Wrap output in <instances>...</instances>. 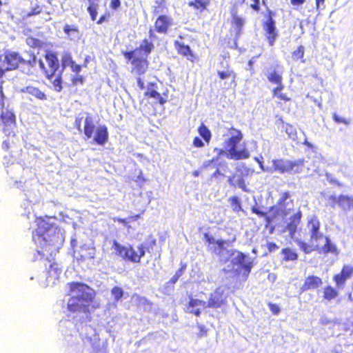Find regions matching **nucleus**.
Here are the masks:
<instances>
[{
  "instance_id": "nucleus-14",
  "label": "nucleus",
  "mask_w": 353,
  "mask_h": 353,
  "mask_svg": "<svg viewBox=\"0 0 353 353\" xmlns=\"http://www.w3.org/2000/svg\"><path fill=\"white\" fill-rule=\"evenodd\" d=\"M172 25V19L166 15H161L155 22V30L159 33L165 34L167 32L169 27Z\"/></svg>"
},
{
  "instance_id": "nucleus-43",
  "label": "nucleus",
  "mask_w": 353,
  "mask_h": 353,
  "mask_svg": "<svg viewBox=\"0 0 353 353\" xmlns=\"http://www.w3.org/2000/svg\"><path fill=\"white\" fill-rule=\"evenodd\" d=\"M179 52L184 56H188L190 55L192 57L191 54V50L190 48L188 46H185L184 44H179Z\"/></svg>"
},
{
  "instance_id": "nucleus-24",
  "label": "nucleus",
  "mask_w": 353,
  "mask_h": 353,
  "mask_svg": "<svg viewBox=\"0 0 353 353\" xmlns=\"http://www.w3.org/2000/svg\"><path fill=\"white\" fill-rule=\"evenodd\" d=\"M338 205L345 211L350 210L351 208H353V198L345 195H341L339 196Z\"/></svg>"
},
{
  "instance_id": "nucleus-27",
  "label": "nucleus",
  "mask_w": 353,
  "mask_h": 353,
  "mask_svg": "<svg viewBox=\"0 0 353 353\" xmlns=\"http://www.w3.org/2000/svg\"><path fill=\"white\" fill-rule=\"evenodd\" d=\"M154 48L153 44L151 42H149L147 39H144L140 47L137 48L136 50H141V56H144L147 58L148 54L151 52L152 48Z\"/></svg>"
},
{
  "instance_id": "nucleus-16",
  "label": "nucleus",
  "mask_w": 353,
  "mask_h": 353,
  "mask_svg": "<svg viewBox=\"0 0 353 353\" xmlns=\"http://www.w3.org/2000/svg\"><path fill=\"white\" fill-rule=\"evenodd\" d=\"M321 284L322 280L321 278L316 276H310L305 279L301 290L302 291L314 290L318 288Z\"/></svg>"
},
{
  "instance_id": "nucleus-28",
  "label": "nucleus",
  "mask_w": 353,
  "mask_h": 353,
  "mask_svg": "<svg viewBox=\"0 0 353 353\" xmlns=\"http://www.w3.org/2000/svg\"><path fill=\"white\" fill-rule=\"evenodd\" d=\"M299 245L300 248L306 254H309L313 250H318V248H319V244L318 242L310 241V244H307L306 243L300 241L299 243Z\"/></svg>"
},
{
  "instance_id": "nucleus-9",
  "label": "nucleus",
  "mask_w": 353,
  "mask_h": 353,
  "mask_svg": "<svg viewBox=\"0 0 353 353\" xmlns=\"http://www.w3.org/2000/svg\"><path fill=\"white\" fill-rule=\"evenodd\" d=\"M46 61L48 68L46 69L43 61L39 60V64L40 68L45 71L48 79L52 78L59 71V60L54 53L48 52L46 55Z\"/></svg>"
},
{
  "instance_id": "nucleus-40",
  "label": "nucleus",
  "mask_w": 353,
  "mask_h": 353,
  "mask_svg": "<svg viewBox=\"0 0 353 353\" xmlns=\"http://www.w3.org/2000/svg\"><path fill=\"white\" fill-rule=\"evenodd\" d=\"M211 0H194V2H190V5L194 6V8L199 9H205L206 6L210 3Z\"/></svg>"
},
{
  "instance_id": "nucleus-8",
  "label": "nucleus",
  "mask_w": 353,
  "mask_h": 353,
  "mask_svg": "<svg viewBox=\"0 0 353 353\" xmlns=\"http://www.w3.org/2000/svg\"><path fill=\"white\" fill-rule=\"evenodd\" d=\"M75 126L79 132H83L88 139L92 137L95 125L90 114L88 112L79 114L76 117Z\"/></svg>"
},
{
  "instance_id": "nucleus-22",
  "label": "nucleus",
  "mask_w": 353,
  "mask_h": 353,
  "mask_svg": "<svg viewBox=\"0 0 353 353\" xmlns=\"http://www.w3.org/2000/svg\"><path fill=\"white\" fill-rule=\"evenodd\" d=\"M232 28L234 29L236 36H239L241 32V29L245 24L243 18L239 17L236 12H232Z\"/></svg>"
},
{
  "instance_id": "nucleus-19",
  "label": "nucleus",
  "mask_w": 353,
  "mask_h": 353,
  "mask_svg": "<svg viewBox=\"0 0 353 353\" xmlns=\"http://www.w3.org/2000/svg\"><path fill=\"white\" fill-rule=\"evenodd\" d=\"M265 30L268 34V39L270 46H273L276 39L277 33L276 32L275 22L270 18L265 23Z\"/></svg>"
},
{
  "instance_id": "nucleus-10",
  "label": "nucleus",
  "mask_w": 353,
  "mask_h": 353,
  "mask_svg": "<svg viewBox=\"0 0 353 353\" xmlns=\"http://www.w3.org/2000/svg\"><path fill=\"white\" fill-rule=\"evenodd\" d=\"M320 222L316 217L312 218L307 224V229L310 234V241L312 242H319L324 236L319 231Z\"/></svg>"
},
{
  "instance_id": "nucleus-45",
  "label": "nucleus",
  "mask_w": 353,
  "mask_h": 353,
  "mask_svg": "<svg viewBox=\"0 0 353 353\" xmlns=\"http://www.w3.org/2000/svg\"><path fill=\"white\" fill-rule=\"evenodd\" d=\"M218 74L221 79H225L230 77H232L233 79H235V74L232 70L219 71Z\"/></svg>"
},
{
  "instance_id": "nucleus-58",
  "label": "nucleus",
  "mask_w": 353,
  "mask_h": 353,
  "mask_svg": "<svg viewBox=\"0 0 353 353\" xmlns=\"http://www.w3.org/2000/svg\"><path fill=\"white\" fill-rule=\"evenodd\" d=\"M252 212L256 214H258L260 216H264L265 215V213L261 211L258 208L253 207L252 208Z\"/></svg>"
},
{
  "instance_id": "nucleus-12",
  "label": "nucleus",
  "mask_w": 353,
  "mask_h": 353,
  "mask_svg": "<svg viewBox=\"0 0 353 353\" xmlns=\"http://www.w3.org/2000/svg\"><path fill=\"white\" fill-rule=\"evenodd\" d=\"M353 275V267L350 265H345L341 272L334 276V280L338 288H343L347 279Z\"/></svg>"
},
{
  "instance_id": "nucleus-41",
  "label": "nucleus",
  "mask_w": 353,
  "mask_h": 353,
  "mask_svg": "<svg viewBox=\"0 0 353 353\" xmlns=\"http://www.w3.org/2000/svg\"><path fill=\"white\" fill-rule=\"evenodd\" d=\"M26 43L32 48H41L43 42L38 39L28 37L26 39Z\"/></svg>"
},
{
  "instance_id": "nucleus-44",
  "label": "nucleus",
  "mask_w": 353,
  "mask_h": 353,
  "mask_svg": "<svg viewBox=\"0 0 353 353\" xmlns=\"http://www.w3.org/2000/svg\"><path fill=\"white\" fill-rule=\"evenodd\" d=\"M304 55V47L303 46H300L297 50L294 51L292 53V58L294 60H298L301 58H303Z\"/></svg>"
},
{
  "instance_id": "nucleus-48",
  "label": "nucleus",
  "mask_w": 353,
  "mask_h": 353,
  "mask_svg": "<svg viewBox=\"0 0 353 353\" xmlns=\"http://www.w3.org/2000/svg\"><path fill=\"white\" fill-rule=\"evenodd\" d=\"M287 134H288L290 138L292 139H295L296 138V132L295 129L292 125H289L286 128L285 130Z\"/></svg>"
},
{
  "instance_id": "nucleus-29",
  "label": "nucleus",
  "mask_w": 353,
  "mask_h": 353,
  "mask_svg": "<svg viewBox=\"0 0 353 353\" xmlns=\"http://www.w3.org/2000/svg\"><path fill=\"white\" fill-rule=\"evenodd\" d=\"M78 330L79 331L80 334L85 337V339H88L89 340H91L92 336L95 335V330L92 329L91 327L88 326L87 325H85L83 326H81V328L78 327Z\"/></svg>"
},
{
  "instance_id": "nucleus-39",
  "label": "nucleus",
  "mask_w": 353,
  "mask_h": 353,
  "mask_svg": "<svg viewBox=\"0 0 353 353\" xmlns=\"http://www.w3.org/2000/svg\"><path fill=\"white\" fill-rule=\"evenodd\" d=\"M124 56L126 59L131 61V63H133V59H137L139 56H141V50H134L130 52H126L124 54Z\"/></svg>"
},
{
  "instance_id": "nucleus-64",
  "label": "nucleus",
  "mask_w": 353,
  "mask_h": 353,
  "mask_svg": "<svg viewBox=\"0 0 353 353\" xmlns=\"http://www.w3.org/2000/svg\"><path fill=\"white\" fill-rule=\"evenodd\" d=\"M137 85L141 90L145 88L144 82L140 77L137 78Z\"/></svg>"
},
{
  "instance_id": "nucleus-1",
  "label": "nucleus",
  "mask_w": 353,
  "mask_h": 353,
  "mask_svg": "<svg viewBox=\"0 0 353 353\" xmlns=\"http://www.w3.org/2000/svg\"><path fill=\"white\" fill-rule=\"evenodd\" d=\"M43 218L36 220L37 228L32 233V239L35 243H39L42 247L53 246L57 250L62 245L65 236L61 229L49 221Z\"/></svg>"
},
{
  "instance_id": "nucleus-13",
  "label": "nucleus",
  "mask_w": 353,
  "mask_h": 353,
  "mask_svg": "<svg viewBox=\"0 0 353 353\" xmlns=\"http://www.w3.org/2000/svg\"><path fill=\"white\" fill-rule=\"evenodd\" d=\"M318 244H319V248H318L319 253L339 254V250L336 245L333 243L328 237L323 236L322 239L318 242Z\"/></svg>"
},
{
  "instance_id": "nucleus-38",
  "label": "nucleus",
  "mask_w": 353,
  "mask_h": 353,
  "mask_svg": "<svg viewBox=\"0 0 353 353\" xmlns=\"http://www.w3.org/2000/svg\"><path fill=\"white\" fill-rule=\"evenodd\" d=\"M155 86L156 83H150L147 88L148 90L145 94L154 99H155L156 97H159V93L154 90Z\"/></svg>"
},
{
  "instance_id": "nucleus-36",
  "label": "nucleus",
  "mask_w": 353,
  "mask_h": 353,
  "mask_svg": "<svg viewBox=\"0 0 353 353\" xmlns=\"http://www.w3.org/2000/svg\"><path fill=\"white\" fill-rule=\"evenodd\" d=\"M73 62L74 61L70 54L68 52H65L61 57V65L63 68L61 70L63 71V70L67 66H70Z\"/></svg>"
},
{
  "instance_id": "nucleus-11",
  "label": "nucleus",
  "mask_w": 353,
  "mask_h": 353,
  "mask_svg": "<svg viewBox=\"0 0 353 353\" xmlns=\"http://www.w3.org/2000/svg\"><path fill=\"white\" fill-rule=\"evenodd\" d=\"M225 295L221 288L216 289L211 294L210 298L208 302L209 307H221L225 306Z\"/></svg>"
},
{
  "instance_id": "nucleus-25",
  "label": "nucleus",
  "mask_w": 353,
  "mask_h": 353,
  "mask_svg": "<svg viewBox=\"0 0 353 353\" xmlns=\"http://www.w3.org/2000/svg\"><path fill=\"white\" fill-rule=\"evenodd\" d=\"M61 268L57 263H50L49 267L48 268V274L49 275V277H51L54 280L59 278V276L61 273Z\"/></svg>"
},
{
  "instance_id": "nucleus-37",
  "label": "nucleus",
  "mask_w": 353,
  "mask_h": 353,
  "mask_svg": "<svg viewBox=\"0 0 353 353\" xmlns=\"http://www.w3.org/2000/svg\"><path fill=\"white\" fill-rule=\"evenodd\" d=\"M230 201L234 212H239L242 210L241 203L238 197L233 196L230 199Z\"/></svg>"
},
{
  "instance_id": "nucleus-3",
  "label": "nucleus",
  "mask_w": 353,
  "mask_h": 353,
  "mask_svg": "<svg viewBox=\"0 0 353 353\" xmlns=\"http://www.w3.org/2000/svg\"><path fill=\"white\" fill-rule=\"evenodd\" d=\"M223 136L228 137L224 141L226 151L225 152L221 149H215V151H217L219 154L225 153L228 159L234 160L244 159L250 157L249 152L245 148L240 150H237V145L243 139V134L241 131L231 128L228 129V133L224 134Z\"/></svg>"
},
{
  "instance_id": "nucleus-54",
  "label": "nucleus",
  "mask_w": 353,
  "mask_h": 353,
  "mask_svg": "<svg viewBox=\"0 0 353 353\" xmlns=\"http://www.w3.org/2000/svg\"><path fill=\"white\" fill-rule=\"evenodd\" d=\"M193 143H194V146L199 147V148L203 147L204 145L203 141L199 137L194 138Z\"/></svg>"
},
{
  "instance_id": "nucleus-31",
  "label": "nucleus",
  "mask_w": 353,
  "mask_h": 353,
  "mask_svg": "<svg viewBox=\"0 0 353 353\" xmlns=\"http://www.w3.org/2000/svg\"><path fill=\"white\" fill-rule=\"evenodd\" d=\"M128 256L125 257L124 260L128 261L132 263H139V259L138 256V253L134 250V248L130 245H128Z\"/></svg>"
},
{
  "instance_id": "nucleus-34",
  "label": "nucleus",
  "mask_w": 353,
  "mask_h": 353,
  "mask_svg": "<svg viewBox=\"0 0 353 353\" xmlns=\"http://www.w3.org/2000/svg\"><path fill=\"white\" fill-rule=\"evenodd\" d=\"M199 132L205 141H210L211 138V132L204 124H201V125L199 127Z\"/></svg>"
},
{
  "instance_id": "nucleus-35",
  "label": "nucleus",
  "mask_w": 353,
  "mask_h": 353,
  "mask_svg": "<svg viewBox=\"0 0 353 353\" xmlns=\"http://www.w3.org/2000/svg\"><path fill=\"white\" fill-rule=\"evenodd\" d=\"M337 295V291L332 287L328 286L324 289V297L327 300L333 299L336 297Z\"/></svg>"
},
{
  "instance_id": "nucleus-33",
  "label": "nucleus",
  "mask_w": 353,
  "mask_h": 353,
  "mask_svg": "<svg viewBox=\"0 0 353 353\" xmlns=\"http://www.w3.org/2000/svg\"><path fill=\"white\" fill-rule=\"evenodd\" d=\"M90 6L88 8V11L91 17L92 21H95L97 15L98 4L95 3L93 0H88Z\"/></svg>"
},
{
  "instance_id": "nucleus-21",
  "label": "nucleus",
  "mask_w": 353,
  "mask_h": 353,
  "mask_svg": "<svg viewBox=\"0 0 353 353\" xmlns=\"http://www.w3.org/2000/svg\"><path fill=\"white\" fill-rule=\"evenodd\" d=\"M63 31L66 34L68 39L71 41H77L80 39L79 31L74 25H65Z\"/></svg>"
},
{
  "instance_id": "nucleus-18",
  "label": "nucleus",
  "mask_w": 353,
  "mask_h": 353,
  "mask_svg": "<svg viewBox=\"0 0 353 353\" xmlns=\"http://www.w3.org/2000/svg\"><path fill=\"white\" fill-rule=\"evenodd\" d=\"M108 139V128L105 125H99L96 130V134L94 137V141L101 145H104Z\"/></svg>"
},
{
  "instance_id": "nucleus-53",
  "label": "nucleus",
  "mask_w": 353,
  "mask_h": 353,
  "mask_svg": "<svg viewBox=\"0 0 353 353\" xmlns=\"http://www.w3.org/2000/svg\"><path fill=\"white\" fill-rule=\"evenodd\" d=\"M121 6L120 0H111V8L112 9H117Z\"/></svg>"
},
{
  "instance_id": "nucleus-60",
  "label": "nucleus",
  "mask_w": 353,
  "mask_h": 353,
  "mask_svg": "<svg viewBox=\"0 0 353 353\" xmlns=\"http://www.w3.org/2000/svg\"><path fill=\"white\" fill-rule=\"evenodd\" d=\"M173 289H170V285L168 284V281L165 283L163 287V292L165 294H169Z\"/></svg>"
},
{
  "instance_id": "nucleus-62",
  "label": "nucleus",
  "mask_w": 353,
  "mask_h": 353,
  "mask_svg": "<svg viewBox=\"0 0 353 353\" xmlns=\"http://www.w3.org/2000/svg\"><path fill=\"white\" fill-rule=\"evenodd\" d=\"M278 98H279L281 100L283 101H288L289 99L286 97L285 94L281 93V91L277 93V95H276Z\"/></svg>"
},
{
  "instance_id": "nucleus-7",
  "label": "nucleus",
  "mask_w": 353,
  "mask_h": 353,
  "mask_svg": "<svg viewBox=\"0 0 353 353\" xmlns=\"http://www.w3.org/2000/svg\"><path fill=\"white\" fill-rule=\"evenodd\" d=\"M30 59L26 60L19 57L18 53L10 52L5 55L4 60L0 67V75H3L6 70H11L17 68L20 62H27L30 65L33 66L36 63V57L34 54L29 55Z\"/></svg>"
},
{
  "instance_id": "nucleus-49",
  "label": "nucleus",
  "mask_w": 353,
  "mask_h": 353,
  "mask_svg": "<svg viewBox=\"0 0 353 353\" xmlns=\"http://www.w3.org/2000/svg\"><path fill=\"white\" fill-rule=\"evenodd\" d=\"M197 327L199 329V332L198 333L199 337L201 338L207 336L208 329L203 325L198 323Z\"/></svg>"
},
{
  "instance_id": "nucleus-32",
  "label": "nucleus",
  "mask_w": 353,
  "mask_h": 353,
  "mask_svg": "<svg viewBox=\"0 0 353 353\" xmlns=\"http://www.w3.org/2000/svg\"><path fill=\"white\" fill-rule=\"evenodd\" d=\"M281 253L285 261H295L298 258L297 254L290 248L283 249Z\"/></svg>"
},
{
  "instance_id": "nucleus-47",
  "label": "nucleus",
  "mask_w": 353,
  "mask_h": 353,
  "mask_svg": "<svg viewBox=\"0 0 353 353\" xmlns=\"http://www.w3.org/2000/svg\"><path fill=\"white\" fill-rule=\"evenodd\" d=\"M338 199L339 197H336L334 195H328L327 200V205L331 206L332 208H334L336 204H338Z\"/></svg>"
},
{
  "instance_id": "nucleus-15",
  "label": "nucleus",
  "mask_w": 353,
  "mask_h": 353,
  "mask_svg": "<svg viewBox=\"0 0 353 353\" xmlns=\"http://www.w3.org/2000/svg\"><path fill=\"white\" fill-rule=\"evenodd\" d=\"M144 56H139L137 59H133L132 72L140 75L146 71L148 68V61Z\"/></svg>"
},
{
  "instance_id": "nucleus-63",
  "label": "nucleus",
  "mask_w": 353,
  "mask_h": 353,
  "mask_svg": "<svg viewBox=\"0 0 353 353\" xmlns=\"http://www.w3.org/2000/svg\"><path fill=\"white\" fill-rule=\"evenodd\" d=\"M325 176H326L327 180L329 181L330 183H336V180L333 179L330 174L326 173Z\"/></svg>"
},
{
  "instance_id": "nucleus-59",
  "label": "nucleus",
  "mask_w": 353,
  "mask_h": 353,
  "mask_svg": "<svg viewBox=\"0 0 353 353\" xmlns=\"http://www.w3.org/2000/svg\"><path fill=\"white\" fill-rule=\"evenodd\" d=\"M293 6H301L305 2V0H290Z\"/></svg>"
},
{
  "instance_id": "nucleus-2",
  "label": "nucleus",
  "mask_w": 353,
  "mask_h": 353,
  "mask_svg": "<svg viewBox=\"0 0 353 353\" xmlns=\"http://www.w3.org/2000/svg\"><path fill=\"white\" fill-rule=\"evenodd\" d=\"M68 309H86L95 296V292L88 285L81 283H69Z\"/></svg>"
},
{
  "instance_id": "nucleus-56",
  "label": "nucleus",
  "mask_w": 353,
  "mask_h": 353,
  "mask_svg": "<svg viewBox=\"0 0 353 353\" xmlns=\"http://www.w3.org/2000/svg\"><path fill=\"white\" fill-rule=\"evenodd\" d=\"M278 213L281 214L282 215H286L288 214L283 204H282V203L279 204V208H278Z\"/></svg>"
},
{
  "instance_id": "nucleus-61",
  "label": "nucleus",
  "mask_w": 353,
  "mask_h": 353,
  "mask_svg": "<svg viewBox=\"0 0 353 353\" xmlns=\"http://www.w3.org/2000/svg\"><path fill=\"white\" fill-rule=\"evenodd\" d=\"M41 12V9L39 6H37L36 8H32V12L28 14L29 16L32 14H37Z\"/></svg>"
},
{
  "instance_id": "nucleus-55",
  "label": "nucleus",
  "mask_w": 353,
  "mask_h": 353,
  "mask_svg": "<svg viewBox=\"0 0 353 353\" xmlns=\"http://www.w3.org/2000/svg\"><path fill=\"white\" fill-rule=\"evenodd\" d=\"M268 248L270 252H274L279 249V246L274 243H269L268 244Z\"/></svg>"
},
{
  "instance_id": "nucleus-30",
  "label": "nucleus",
  "mask_w": 353,
  "mask_h": 353,
  "mask_svg": "<svg viewBox=\"0 0 353 353\" xmlns=\"http://www.w3.org/2000/svg\"><path fill=\"white\" fill-rule=\"evenodd\" d=\"M61 73L62 70H60L57 73H56V75L54 76L52 78H50L49 79L51 80L54 90L57 92H60L62 90V85H61Z\"/></svg>"
},
{
  "instance_id": "nucleus-50",
  "label": "nucleus",
  "mask_w": 353,
  "mask_h": 353,
  "mask_svg": "<svg viewBox=\"0 0 353 353\" xmlns=\"http://www.w3.org/2000/svg\"><path fill=\"white\" fill-rule=\"evenodd\" d=\"M333 119L338 123L349 124V122L345 118L341 117L336 114H333Z\"/></svg>"
},
{
  "instance_id": "nucleus-46",
  "label": "nucleus",
  "mask_w": 353,
  "mask_h": 353,
  "mask_svg": "<svg viewBox=\"0 0 353 353\" xmlns=\"http://www.w3.org/2000/svg\"><path fill=\"white\" fill-rule=\"evenodd\" d=\"M112 294L115 299L119 300L123 296V290L119 287H114L112 290Z\"/></svg>"
},
{
  "instance_id": "nucleus-5",
  "label": "nucleus",
  "mask_w": 353,
  "mask_h": 353,
  "mask_svg": "<svg viewBox=\"0 0 353 353\" xmlns=\"http://www.w3.org/2000/svg\"><path fill=\"white\" fill-rule=\"evenodd\" d=\"M304 159H299L295 161L288 159H274L272 161V165L266 167L267 172H278L281 174H299L303 170Z\"/></svg>"
},
{
  "instance_id": "nucleus-23",
  "label": "nucleus",
  "mask_w": 353,
  "mask_h": 353,
  "mask_svg": "<svg viewBox=\"0 0 353 353\" xmlns=\"http://www.w3.org/2000/svg\"><path fill=\"white\" fill-rule=\"evenodd\" d=\"M21 92L28 93L34 97L39 100H46L47 99L46 95L41 91L38 88L34 86H26L21 89Z\"/></svg>"
},
{
  "instance_id": "nucleus-51",
  "label": "nucleus",
  "mask_w": 353,
  "mask_h": 353,
  "mask_svg": "<svg viewBox=\"0 0 353 353\" xmlns=\"http://www.w3.org/2000/svg\"><path fill=\"white\" fill-rule=\"evenodd\" d=\"M179 278L174 274L168 281V284L170 285V289H174V285L178 281Z\"/></svg>"
},
{
  "instance_id": "nucleus-52",
  "label": "nucleus",
  "mask_w": 353,
  "mask_h": 353,
  "mask_svg": "<svg viewBox=\"0 0 353 353\" xmlns=\"http://www.w3.org/2000/svg\"><path fill=\"white\" fill-rule=\"evenodd\" d=\"M138 250H139L138 256H139V259L140 261L141 258L145 255V250H144L143 245H139Z\"/></svg>"
},
{
  "instance_id": "nucleus-26",
  "label": "nucleus",
  "mask_w": 353,
  "mask_h": 353,
  "mask_svg": "<svg viewBox=\"0 0 353 353\" xmlns=\"http://www.w3.org/2000/svg\"><path fill=\"white\" fill-rule=\"evenodd\" d=\"M301 216L299 214H294L290 219V222L288 223L286 226V230L288 231L291 236H292L296 230L298 224L299 223Z\"/></svg>"
},
{
  "instance_id": "nucleus-17",
  "label": "nucleus",
  "mask_w": 353,
  "mask_h": 353,
  "mask_svg": "<svg viewBox=\"0 0 353 353\" xmlns=\"http://www.w3.org/2000/svg\"><path fill=\"white\" fill-rule=\"evenodd\" d=\"M268 79L273 83L277 85V87L274 89L273 93L274 95H277V93L281 91L283 88V85L282 84V75L279 72L274 70L272 72H270L268 76Z\"/></svg>"
},
{
  "instance_id": "nucleus-57",
  "label": "nucleus",
  "mask_w": 353,
  "mask_h": 353,
  "mask_svg": "<svg viewBox=\"0 0 353 353\" xmlns=\"http://www.w3.org/2000/svg\"><path fill=\"white\" fill-rule=\"evenodd\" d=\"M70 67H71L73 72H75L77 73L79 72V71L81 70V66L79 65L76 64L74 61Z\"/></svg>"
},
{
  "instance_id": "nucleus-20",
  "label": "nucleus",
  "mask_w": 353,
  "mask_h": 353,
  "mask_svg": "<svg viewBox=\"0 0 353 353\" xmlns=\"http://www.w3.org/2000/svg\"><path fill=\"white\" fill-rule=\"evenodd\" d=\"M112 250H113V253L122 259L124 260L125 257L128 256V246L123 245L116 240L112 241Z\"/></svg>"
},
{
  "instance_id": "nucleus-4",
  "label": "nucleus",
  "mask_w": 353,
  "mask_h": 353,
  "mask_svg": "<svg viewBox=\"0 0 353 353\" xmlns=\"http://www.w3.org/2000/svg\"><path fill=\"white\" fill-rule=\"evenodd\" d=\"M210 243H216L219 248V255L221 261H227L230 258H232L231 261L234 265H240L248 274L252 268V261L243 253L234 250H227L224 248V245L227 243L226 241L217 240L216 241L212 237L208 238Z\"/></svg>"
},
{
  "instance_id": "nucleus-42",
  "label": "nucleus",
  "mask_w": 353,
  "mask_h": 353,
  "mask_svg": "<svg viewBox=\"0 0 353 353\" xmlns=\"http://www.w3.org/2000/svg\"><path fill=\"white\" fill-rule=\"evenodd\" d=\"M189 306L191 307H199V306H201L203 307H208L207 302L203 301H201L199 299H190V301L189 302Z\"/></svg>"
},
{
  "instance_id": "nucleus-6",
  "label": "nucleus",
  "mask_w": 353,
  "mask_h": 353,
  "mask_svg": "<svg viewBox=\"0 0 353 353\" xmlns=\"http://www.w3.org/2000/svg\"><path fill=\"white\" fill-rule=\"evenodd\" d=\"M1 120L3 125V132L8 137L4 140L2 147L5 150H8L11 143H14V137L15 136L14 130L16 128L15 116L12 111L8 109H3Z\"/></svg>"
}]
</instances>
